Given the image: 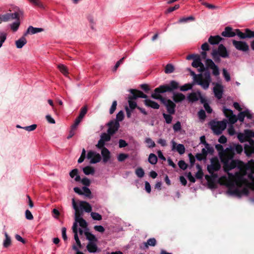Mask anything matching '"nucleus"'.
Listing matches in <instances>:
<instances>
[{"label":"nucleus","mask_w":254,"mask_h":254,"mask_svg":"<svg viewBox=\"0 0 254 254\" xmlns=\"http://www.w3.org/2000/svg\"><path fill=\"white\" fill-rule=\"evenodd\" d=\"M246 191V189H244L242 191L238 189H232L231 188H229L228 192L231 195L240 196L242 193L245 192Z\"/></svg>","instance_id":"nucleus-27"},{"label":"nucleus","mask_w":254,"mask_h":254,"mask_svg":"<svg viewBox=\"0 0 254 254\" xmlns=\"http://www.w3.org/2000/svg\"><path fill=\"white\" fill-rule=\"evenodd\" d=\"M222 40V38L219 36H211L208 39V42L211 45H215L218 44Z\"/></svg>","instance_id":"nucleus-26"},{"label":"nucleus","mask_w":254,"mask_h":254,"mask_svg":"<svg viewBox=\"0 0 254 254\" xmlns=\"http://www.w3.org/2000/svg\"><path fill=\"white\" fill-rule=\"evenodd\" d=\"M20 25V21L19 20H16L15 22H13L11 24H10V28L11 29L13 32H16Z\"/></svg>","instance_id":"nucleus-38"},{"label":"nucleus","mask_w":254,"mask_h":254,"mask_svg":"<svg viewBox=\"0 0 254 254\" xmlns=\"http://www.w3.org/2000/svg\"><path fill=\"white\" fill-rule=\"evenodd\" d=\"M236 35H237L241 39H245L247 38V36L245 33H243L240 31V30L237 29L235 30Z\"/></svg>","instance_id":"nucleus-62"},{"label":"nucleus","mask_w":254,"mask_h":254,"mask_svg":"<svg viewBox=\"0 0 254 254\" xmlns=\"http://www.w3.org/2000/svg\"><path fill=\"white\" fill-rule=\"evenodd\" d=\"M250 169L251 170V173L249 174H252L253 176L254 174V162H252L251 164H248L247 165H245V169L246 171L247 172V170L249 169Z\"/></svg>","instance_id":"nucleus-49"},{"label":"nucleus","mask_w":254,"mask_h":254,"mask_svg":"<svg viewBox=\"0 0 254 254\" xmlns=\"http://www.w3.org/2000/svg\"><path fill=\"white\" fill-rule=\"evenodd\" d=\"M135 173L136 175L140 178H142L144 176V170L141 167L137 168L136 169Z\"/></svg>","instance_id":"nucleus-42"},{"label":"nucleus","mask_w":254,"mask_h":254,"mask_svg":"<svg viewBox=\"0 0 254 254\" xmlns=\"http://www.w3.org/2000/svg\"><path fill=\"white\" fill-rule=\"evenodd\" d=\"M181 123L179 121H178L173 125V128L175 132H178L181 129Z\"/></svg>","instance_id":"nucleus-55"},{"label":"nucleus","mask_w":254,"mask_h":254,"mask_svg":"<svg viewBox=\"0 0 254 254\" xmlns=\"http://www.w3.org/2000/svg\"><path fill=\"white\" fill-rule=\"evenodd\" d=\"M192 87V84L190 83L185 84L184 85L180 87V89L181 91H186L188 90L191 89Z\"/></svg>","instance_id":"nucleus-46"},{"label":"nucleus","mask_w":254,"mask_h":254,"mask_svg":"<svg viewBox=\"0 0 254 254\" xmlns=\"http://www.w3.org/2000/svg\"><path fill=\"white\" fill-rule=\"evenodd\" d=\"M195 20V18L193 16H190L188 17H182L181 18L179 21L178 23H185L189 21H194Z\"/></svg>","instance_id":"nucleus-37"},{"label":"nucleus","mask_w":254,"mask_h":254,"mask_svg":"<svg viewBox=\"0 0 254 254\" xmlns=\"http://www.w3.org/2000/svg\"><path fill=\"white\" fill-rule=\"evenodd\" d=\"M130 93L132 94V98L136 99L137 98H147V96L144 94L142 91L135 89H130Z\"/></svg>","instance_id":"nucleus-16"},{"label":"nucleus","mask_w":254,"mask_h":254,"mask_svg":"<svg viewBox=\"0 0 254 254\" xmlns=\"http://www.w3.org/2000/svg\"><path fill=\"white\" fill-rule=\"evenodd\" d=\"M156 240L155 238H150L147 240V242L144 243L145 247L148 248L149 246L154 247L156 245Z\"/></svg>","instance_id":"nucleus-33"},{"label":"nucleus","mask_w":254,"mask_h":254,"mask_svg":"<svg viewBox=\"0 0 254 254\" xmlns=\"http://www.w3.org/2000/svg\"><path fill=\"white\" fill-rule=\"evenodd\" d=\"M144 102L145 106L147 107H149L155 109H158L159 108L160 106L157 103L150 99H145L144 101Z\"/></svg>","instance_id":"nucleus-22"},{"label":"nucleus","mask_w":254,"mask_h":254,"mask_svg":"<svg viewBox=\"0 0 254 254\" xmlns=\"http://www.w3.org/2000/svg\"><path fill=\"white\" fill-rule=\"evenodd\" d=\"M135 99L132 98V96H129L128 98V102L129 104V108L132 110L134 109L135 108H137V104L136 102L134 101L133 100Z\"/></svg>","instance_id":"nucleus-29"},{"label":"nucleus","mask_w":254,"mask_h":254,"mask_svg":"<svg viewBox=\"0 0 254 254\" xmlns=\"http://www.w3.org/2000/svg\"><path fill=\"white\" fill-rule=\"evenodd\" d=\"M223 113L225 116L228 118L229 121L231 124H233L237 122V118L236 115L233 114L232 110L224 108Z\"/></svg>","instance_id":"nucleus-10"},{"label":"nucleus","mask_w":254,"mask_h":254,"mask_svg":"<svg viewBox=\"0 0 254 254\" xmlns=\"http://www.w3.org/2000/svg\"><path fill=\"white\" fill-rule=\"evenodd\" d=\"M145 142L147 144L149 148H153L155 146V143L150 138H147L145 139Z\"/></svg>","instance_id":"nucleus-50"},{"label":"nucleus","mask_w":254,"mask_h":254,"mask_svg":"<svg viewBox=\"0 0 254 254\" xmlns=\"http://www.w3.org/2000/svg\"><path fill=\"white\" fill-rule=\"evenodd\" d=\"M87 112V107L86 106H85L81 108L79 115L78 117H79V118L83 119L85 115L86 114Z\"/></svg>","instance_id":"nucleus-41"},{"label":"nucleus","mask_w":254,"mask_h":254,"mask_svg":"<svg viewBox=\"0 0 254 254\" xmlns=\"http://www.w3.org/2000/svg\"><path fill=\"white\" fill-rule=\"evenodd\" d=\"M198 116L200 120H204L206 118L205 111L203 110H200L198 113Z\"/></svg>","instance_id":"nucleus-61"},{"label":"nucleus","mask_w":254,"mask_h":254,"mask_svg":"<svg viewBox=\"0 0 254 254\" xmlns=\"http://www.w3.org/2000/svg\"><path fill=\"white\" fill-rule=\"evenodd\" d=\"M205 64L207 68L212 70V74L215 76L219 75V71L218 66L211 59H207L205 61Z\"/></svg>","instance_id":"nucleus-9"},{"label":"nucleus","mask_w":254,"mask_h":254,"mask_svg":"<svg viewBox=\"0 0 254 254\" xmlns=\"http://www.w3.org/2000/svg\"><path fill=\"white\" fill-rule=\"evenodd\" d=\"M101 154L103 156V162L107 163L111 158L110 152L106 147H103L101 150Z\"/></svg>","instance_id":"nucleus-19"},{"label":"nucleus","mask_w":254,"mask_h":254,"mask_svg":"<svg viewBox=\"0 0 254 254\" xmlns=\"http://www.w3.org/2000/svg\"><path fill=\"white\" fill-rule=\"evenodd\" d=\"M69 176L72 178L75 177L74 180L76 182H79L81 180L80 177L78 175V170L77 169H74L72 170L69 173Z\"/></svg>","instance_id":"nucleus-28"},{"label":"nucleus","mask_w":254,"mask_h":254,"mask_svg":"<svg viewBox=\"0 0 254 254\" xmlns=\"http://www.w3.org/2000/svg\"><path fill=\"white\" fill-rule=\"evenodd\" d=\"M185 98V96L181 93H174L173 94V99L176 103L183 101Z\"/></svg>","instance_id":"nucleus-23"},{"label":"nucleus","mask_w":254,"mask_h":254,"mask_svg":"<svg viewBox=\"0 0 254 254\" xmlns=\"http://www.w3.org/2000/svg\"><path fill=\"white\" fill-rule=\"evenodd\" d=\"M58 68L60 70V71L65 76H67L68 74V72L67 69L65 66L64 64H60L58 66Z\"/></svg>","instance_id":"nucleus-36"},{"label":"nucleus","mask_w":254,"mask_h":254,"mask_svg":"<svg viewBox=\"0 0 254 254\" xmlns=\"http://www.w3.org/2000/svg\"><path fill=\"white\" fill-rule=\"evenodd\" d=\"M191 65L194 67H200L204 68V65L201 63L200 56H196V58H195L193 61Z\"/></svg>","instance_id":"nucleus-24"},{"label":"nucleus","mask_w":254,"mask_h":254,"mask_svg":"<svg viewBox=\"0 0 254 254\" xmlns=\"http://www.w3.org/2000/svg\"><path fill=\"white\" fill-rule=\"evenodd\" d=\"M84 234L86 236V239L88 240L89 242H97V238L92 233L89 232H85Z\"/></svg>","instance_id":"nucleus-32"},{"label":"nucleus","mask_w":254,"mask_h":254,"mask_svg":"<svg viewBox=\"0 0 254 254\" xmlns=\"http://www.w3.org/2000/svg\"><path fill=\"white\" fill-rule=\"evenodd\" d=\"M232 153L228 154H221L220 160L224 165V169L225 172H229L230 170L237 168L238 171L234 174L228 173L230 179H231L235 185L238 187H242L244 185H248L249 182L245 178L246 171L245 169V165L240 161L233 160Z\"/></svg>","instance_id":"nucleus-1"},{"label":"nucleus","mask_w":254,"mask_h":254,"mask_svg":"<svg viewBox=\"0 0 254 254\" xmlns=\"http://www.w3.org/2000/svg\"><path fill=\"white\" fill-rule=\"evenodd\" d=\"M111 134H110L109 133H103L101 135V139L102 140L105 142L106 141H109L111 139Z\"/></svg>","instance_id":"nucleus-43"},{"label":"nucleus","mask_w":254,"mask_h":254,"mask_svg":"<svg viewBox=\"0 0 254 254\" xmlns=\"http://www.w3.org/2000/svg\"><path fill=\"white\" fill-rule=\"evenodd\" d=\"M91 216L95 220H101L102 219V216L97 212H91Z\"/></svg>","instance_id":"nucleus-52"},{"label":"nucleus","mask_w":254,"mask_h":254,"mask_svg":"<svg viewBox=\"0 0 254 254\" xmlns=\"http://www.w3.org/2000/svg\"><path fill=\"white\" fill-rule=\"evenodd\" d=\"M201 4L209 9H217L218 8V6H217L215 5L208 3L204 2V1H202Z\"/></svg>","instance_id":"nucleus-54"},{"label":"nucleus","mask_w":254,"mask_h":254,"mask_svg":"<svg viewBox=\"0 0 254 254\" xmlns=\"http://www.w3.org/2000/svg\"><path fill=\"white\" fill-rule=\"evenodd\" d=\"M157 157L155 154L153 153L150 154L148 157V162L150 164L155 165L157 163Z\"/></svg>","instance_id":"nucleus-34"},{"label":"nucleus","mask_w":254,"mask_h":254,"mask_svg":"<svg viewBox=\"0 0 254 254\" xmlns=\"http://www.w3.org/2000/svg\"><path fill=\"white\" fill-rule=\"evenodd\" d=\"M232 28L229 26L226 27L224 31L221 33L222 36L225 37H233L236 35V33L233 31Z\"/></svg>","instance_id":"nucleus-15"},{"label":"nucleus","mask_w":254,"mask_h":254,"mask_svg":"<svg viewBox=\"0 0 254 254\" xmlns=\"http://www.w3.org/2000/svg\"><path fill=\"white\" fill-rule=\"evenodd\" d=\"M245 34L247 36V38H254V31H251L249 29H245Z\"/></svg>","instance_id":"nucleus-56"},{"label":"nucleus","mask_w":254,"mask_h":254,"mask_svg":"<svg viewBox=\"0 0 254 254\" xmlns=\"http://www.w3.org/2000/svg\"><path fill=\"white\" fill-rule=\"evenodd\" d=\"M163 117L167 124H170L172 121V117L170 115L163 114Z\"/></svg>","instance_id":"nucleus-63"},{"label":"nucleus","mask_w":254,"mask_h":254,"mask_svg":"<svg viewBox=\"0 0 254 254\" xmlns=\"http://www.w3.org/2000/svg\"><path fill=\"white\" fill-rule=\"evenodd\" d=\"M124 118V114L123 111H120L116 115V121L115 122H121Z\"/></svg>","instance_id":"nucleus-47"},{"label":"nucleus","mask_w":254,"mask_h":254,"mask_svg":"<svg viewBox=\"0 0 254 254\" xmlns=\"http://www.w3.org/2000/svg\"><path fill=\"white\" fill-rule=\"evenodd\" d=\"M108 126L109 128L108 129V133L113 135L118 130L120 124L118 122L112 121L108 124Z\"/></svg>","instance_id":"nucleus-13"},{"label":"nucleus","mask_w":254,"mask_h":254,"mask_svg":"<svg viewBox=\"0 0 254 254\" xmlns=\"http://www.w3.org/2000/svg\"><path fill=\"white\" fill-rule=\"evenodd\" d=\"M244 134L246 136V137L248 140H249L250 138H251L252 137H253L254 136V131H252L251 130H245Z\"/></svg>","instance_id":"nucleus-51"},{"label":"nucleus","mask_w":254,"mask_h":254,"mask_svg":"<svg viewBox=\"0 0 254 254\" xmlns=\"http://www.w3.org/2000/svg\"><path fill=\"white\" fill-rule=\"evenodd\" d=\"M232 43L234 46L238 50L247 52L249 50V47L245 42L233 40Z\"/></svg>","instance_id":"nucleus-7"},{"label":"nucleus","mask_w":254,"mask_h":254,"mask_svg":"<svg viewBox=\"0 0 254 254\" xmlns=\"http://www.w3.org/2000/svg\"><path fill=\"white\" fill-rule=\"evenodd\" d=\"M179 167L182 170H186L188 167V165L183 160L179 161L178 162Z\"/></svg>","instance_id":"nucleus-59"},{"label":"nucleus","mask_w":254,"mask_h":254,"mask_svg":"<svg viewBox=\"0 0 254 254\" xmlns=\"http://www.w3.org/2000/svg\"><path fill=\"white\" fill-rule=\"evenodd\" d=\"M213 92L215 96L218 99H220L222 98L223 95V87L221 85L217 83L213 88Z\"/></svg>","instance_id":"nucleus-14"},{"label":"nucleus","mask_w":254,"mask_h":254,"mask_svg":"<svg viewBox=\"0 0 254 254\" xmlns=\"http://www.w3.org/2000/svg\"><path fill=\"white\" fill-rule=\"evenodd\" d=\"M243 151V147L240 144L234 145L231 146L230 148H227L226 152L223 153L225 154H228V153H232L233 157H234L235 153L240 154Z\"/></svg>","instance_id":"nucleus-11"},{"label":"nucleus","mask_w":254,"mask_h":254,"mask_svg":"<svg viewBox=\"0 0 254 254\" xmlns=\"http://www.w3.org/2000/svg\"><path fill=\"white\" fill-rule=\"evenodd\" d=\"M80 208L82 209H84L86 212H91L92 211V207L90 204L84 201H81L79 203Z\"/></svg>","instance_id":"nucleus-20"},{"label":"nucleus","mask_w":254,"mask_h":254,"mask_svg":"<svg viewBox=\"0 0 254 254\" xmlns=\"http://www.w3.org/2000/svg\"><path fill=\"white\" fill-rule=\"evenodd\" d=\"M188 99L190 101H195L198 100V97L196 93H192L189 95Z\"/></svg>","instance_id":"nucleus-57"},{"label":"nucleus","mask_w":254,"mask_h":254,"mask_svg":"<svg viewBox=\"0 0 254 254\" xmlns=\"http://www.w3.org/2000/svg\"><path fill=\"white\" fill-rule=\"evenodd\" d=\"M179 87V83L175 80H171L169 84L161 85L154 90L153 93L160 94L166 92H172L174 90L177 89Z\"/></svg>","instance_id":"nucleus-3"},{"label":"nucleus","mask_w":254,"mask_h":254,"mask_svg":"<svg viewBox=\"0 0 254 254\" xmlns=\"http://www.w3.org/2000/svg\"><path fill=\"white\" fill-rule=\"evenodd\" d=\"M83 172L85 175L93 174L94 169L90 166H86L83 168Z\"/></svg>","instance_id":"nucleus-35"},{"label":"nucleus","mask_w":254,"mask_h":254,"mask_svg":"<svg viewBox=\"0 0 254 254\" xmlns=\"http://www.w3.org/2000/svg\"><path fill=\"white\" fill-rule=\"evenodd\" d=\"M190 74L193 76V80L197 84L201 86L204 90H206L208 88L211 81L209 72L206 71L203 74L200 73L196 74L194 71H191Z\"/></svg>","instance_id":"nucleus-2"},{"label":"nucleus","mask_w":254,"mask_h":254,"mask_svg":"<svg viewBox=\"0 0 254 254\" xmlns=\"http://www.w3.org/2000/svg\"><path fill=\"white\" fill-rule=\"evenodd\" d=\"M96 243L97 242H89L86 248L89 253H95L99 251H98Z\"/></svg>","instance_id":"nucleus-18"},{"label":"nucleus","mask_w":254,"mask_h":254,"mask_svg":"<svg viewBox=\"0 0 254 254\" xmlns=\"http://www.w3.org/2000/svg\"><path fill=\"white\" fill-rule=\"evenodd\" d=\"M5 239L3 241V246L4 248H7L11 245V239L6 232H4Z\"/></svg>","instance_id":"nucleus-30"},{"label":"nucleus","mask_w":254,"mask_h":254,"mask_svg":"<svg viewBox=\"0 0 254 254\" xmlns=\"http://www.w3.org/2000/svg\"><path fill=\"white\" fill-rule=\"evenodd\" d=\"M213 51L216 52V54L222 58H226L229 57L228 52L226 47L223 44L219 45L218 49H214Z\"/></svg>","instance_id":"nucleus-12"},{"label":"nucleus","mask_w":254,"mask_h":254,"mask_svg":"<svg viewBox=\"0 0 254 254\" xmlns=\"http://www.w3.org/2000/svg\"><path fill=\"white\" fill-rule=\"evenodd\" d=\"M227 123L225 121L213 122L211 123V129L214 132L217 134H220L226 128Z\"/></svg>","instance_id":"nucleus-5"},{"label":"nucleus","mask_w":254,"mask_h":254,"mask_svg":"<svg viewBox=\"0 0 254 254\" xmlns=\"http://www.w3.org/2000/svg\"><path fill=\"white\" fill-rule=\"evenodd\" d=\"M87 158L88 159H90V163L92 164L99 162L101 159L100 155L93 151H89L88 152Z\"/></svg>","instance_id":"nucleus-8"},{"label":"nucleus","mask_w":254,"mask_h":254,"mask_svg":"<svg viewBox=\"0 0 254 254\" xmlns=\"http://www.w3.org/2000/svg\"><path fill=\"white\" fill-rule=\"evenodd\" d=\"M9 20V16L6 13L3 15H0V23L2 22H7Z\"/></svg>","instance_id":"nucleus-53"},{"label":"nucleus","mask_w":254,"mask_h":254,"mask_svg":"<svg viewBox=\"0 0 254 254\" xmlns=\"http://www.w3.org/2000/svg\"><path fill=\"white\" fill-rule=\"evenodd\" d=\"M128 157V155L125 153H120L117 157L119 162H123Z\"/></svg>","instance_id":"nucleus-48"},{"label":"nucleus","mask_w":254,"mask_h":254,"mask_svg":"<svg viewBox=\"0 0 254 254\" xmlns=\"http://www.w3.org/2000/svg\"><path fill=\"white\" fill-rule=\"evenodd\" d=\"M26 43L27 40L24 35L15 41L16 46L18 49L22 48Z\"/></svg>","instance_id":"nucleus-25"},{"label":"nucleus","mask_w":254,"mask_h":254,"mask_svg":"<svg viewBox=\"0 0 254 254\" xmlns=\"http://www.w3.org/2000/svg\"><path fill=\"white\" fill-rule=\"evenodd\" d=\"M174 71V67L172 64H167L165 68V72L166 73H171Z\"/></svg>","instance_id":"nucleus-40"},{"label":"nucleus","mask_w":254,"mask_h":254,"mask_svg":"<svg viewBox=\"0 0 254 254\" xmlns=\"http://www.w3.org/2000/svg\"><path fill=\"white\" fill-rule=\"evenodd\" d=\"M72 229V231L74 233V240H75V242H76V241L79 240V239L78 236L77 224L76 223V222H74L73 223Z\"/></svg>","instance_id":"nucleus-31"},{"label":"nucleus","mask_w":254,"mask_h":254,"mask_svg":"<svg viewBox=\"0 0 254 254\" xmlns=\"http://www.w3.org/2000/svg\"><path fill=\"white\" fill-rule=\"evenodd\" d=\"M151 97L154 99L160 100L166 106L167 112L170 114L175 113L176 105L170 99H166L160 94H156V93H152Z\"/></svg>","instance_id":"nucleus-4"},{"label":"nucleus","mask_w":254,"mask_h":254,"mask_svg":"<svg viewBox=\"0 0 254 254\" xmlns=\"http://www.w3.org/2000/svg\"><path fill=\"white\" fill-rule=\"evenodd\" d=\"M197 167L198 169V170L195 174V177L198 179H201L203 177V173L199 165H197Z\"/></svg>","instance_id":"nucleus-45"},{"label":"nucleus","mask_w":254,"mask_h":254,"mask_svg":"<svg viewBox=\"0 0 254 254\" xmlns=\"http://www.w3.org/2000/svg\"><path fill=\"white\" fill-rule=\"evenodd\" d=\"M210 162L211 164L207 166V170L210 174H212L214 172L218 171L221 166L217 157L211 158Z\"/></svg>","instance_id":"nucleus-6"},{"label":"nucleus","mask_w":254,"mask_h":254,"mask_svg":"<svg viewBox=\"0 0 254 254\" xmlns=\"http://www.w3.org/2000/svg\"><path fill=\"white\" fill-rule=\"evenodd\" d=\"M117 106V101H114L112 103V106L110 109V114H113L115 111Z\"/></svg>","instance_id":"nucleus-58"},{"label":"nucleus","mask_w":254,"mask_h":254,"mask_svg":"<svg viewBox=\"0 0 254 254\" xmlns=\"http://www.w3.org/2000/svg\"><path fill=\"white\" fill-rule=\"evenodd\" d=\"M238 138L240 142H244L247 140L244 133H240L238 134Z\"/></svg>","instance_id":"nucleus-64"},{"label":"nucleus","mask_w":254,"mask_h":254,"mask_svg":"<svg viewBox=\"0 0 254 254\" xmlns=\"http://www.w3.org/2000/svg\"><path fill=\"white\" fill-rule=\"evenodd\" d=\"M83 190V194L87 197H90L91 194V192L89 188L86 187H83L82 188Z\"/></svg>","instance_id":"nucleus-60"},{"label":"nucleus","mask_w":254,"mask_h":254,"mask_svg":"<svg viewBox=\"0 0 254 254\" xmlns=\"http://www.w3.org/2000/svg\"><path fill=\"white\" fill-rule=\"evenodd\" d=\"M176 150L180 154H183L185 152V148L183 144H179L176 147Z\"/></svg>","instance_id":"nucleus-44"},{"label":"nucleus","mask_w":254,"mask_h":254,"mask_svg":"<svg viewBox=\"0 0 254 254\" xmlns=\"http://www.w3.org/2000/svg\"><path fill=\"white\" fill-rule=\"evenodd\" d=\"M43 30H44L43 28H35L32 26H30L28 28L26 32L24 34V36H26L27 34H34L39 32H42Z\"/></svg>","instance_id":"nucleus-21"},{"label":"nucleus","mask_w":254,"mask_h":254,"mask_svg":"<svg viewBox=\"0 0 254 254\" xmlns=\"http://www.w3.org/2000/svg\"><path fill=\"white\" fill-rule=\"evenodd\" d=\"M23 11L18 8L17 10H15L14 13H7L9 16V20L10 19H16V20H19L20 16H22Z\"/></svg>","instance_id":"nucleus-17"},{"label":"nucleus","mask_w":254,"mask_h":254,"mask_svg":"<svg viewBox=\"0 0 254 254\" xmlns=\"http://www.w3.org/2000/svg\"><path fill=\"white\" fill-rule=\"evenodd\" d=\"M77 224V222L79 223V225L83 228H86L87 226V224L86 221L82 218H79L78 219L75 220V222Z\"/></svg>","instance_id":"nucleus-39"}]
</instances>
